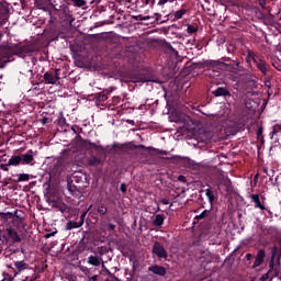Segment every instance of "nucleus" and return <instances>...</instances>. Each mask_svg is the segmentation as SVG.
Returning a JSON list of instances; mask_svg holds the SVG:
<instances>
[{
    "label": "nucleus",
    "mask_w": 281,
    "mask_h": 281,
    "mask_svg": "<svg viewBox=\"0 0 281 281\" xmlns=\"http://www.w3.org/2000/svg\"><path fill=\"white\" fill-rule=\"evenodd\" d=\"M277 245H278L279 247H281V237H278V239H277Z\"/></svg>",
    "instance_id": "4d7b16f0"
},
{
    "label": "nucleus",
    "mask_w": 281,
    "mask_h": 281,
    "mask_svg": "<svg viewBox=\"0 0 281 281\" xmlns=\"http://www.w3.org/2000/svg\"><path fill=\"white\" fill-rule=\"evenodd\" d=\"M146 5H155V0H145Z\"/></svg>",
    "instance_id": "de8ad7c7"
},
{
    "label": "nucleus",
    "mask_w": 281,
    "mask_h": 281,
    "mask_svg": "<svg viewBox=\"0 0 281 281\" xmlns=\"http://www.w3.org/2000/svg\"><path fill=\"white\" fill-rule=\"evenodd\" d=\"M187 32L188 34H196V32H199V29L192 24H188Z\"/></svg>",
    "instance_id": "72a5a7b5"
},
{
    "label": "nucleus",
    "mask_w": 281,
    "mask_h": 281,
    "mask_svg": "<svg viewBox=\"0 0 281 281\" xmlns=\"http://www.w3.org/2000/svg\"><path fill=\"white\" fill-rule=\"evenodd\" d=\"M120 190L121 192H126V184L125 183H122L121 187H120Z\"/></svg>",
    "instance_id": "3c124183"
},
{
    "label": "nucleus",
    "mask_w": 281,
    "mask_h": 281,
    "mask_svg": "<svg viewBox=\"0 0 281 281\" xmlns=\"http://www.w3.org/2000/svg\"><path fill=\"white\" fill-rule=\"evenodd\" d=\"M99 3H102V0H91L90 5H99Z\"/></svg>",
    "instance_id": "a18cd8bd"
},
{
    "label": "nucleus",
    "mask_w": 281,
    "mask_h": 281,
    "mask_svg": "<svg viewBox=\"0 0 281 281\" xmlns=\"http://www.w3.org/2000/svg\"><path fill=\"white\" fill-rule=\"evenodd\" d=\"M223 60L222 63H225L226 65H228L227 63H232V58L229 57H223Z\"/></svg>",
    "instance_id": "864d4df0"
},
{
    "label": "nucleus",
    "mask_w": 281,
    "mask_h": 281,
    "mask_svg": "<svg viewBox=\"0 0 281 281\" xmlns=\"http://www.w3.org/2000/svg\"><path fill=\"white\" fill-rule=\"evenodd\" d=\"M161 23H166V20H162Z\"/></svg>",
    "instance_id": "338daca9"
},
{
    "label": "nucleus",
    "mask_w": 281,
    "mask_h": 281,
    "mask_svg": "<svg viewBox=\"0 0 281 281\" xmlns=\"http://www.w3.org/2000/svg\"><path fill=\"white\" fill-rule=\"evenodd\" d=\"M15 268L18 271H25V269H27V263H25V261H16Z\"/></svg>",
    "instance_id": "2f4dec72"
},
{
    "label": "nucleus",
    "mask_w": 281,
    "mask_h": 281,
    "mask_svg": "<svg viewBox=\"0 0 281 281\" xmlns=\"http://www.w3.org/2000/svg\"><path fill=\"white\" fill-rule=\"evenodd\" d=\"M64 5H72L74 8H85L87 0H63Z\"/></svg>",
    "instance_id": "9b49d317"
},
{
    "label": "nucleus",
    "mask_w": 281,
    "mask_h": 281,
    "mask_svg": "<svg viewBox=\"0 0 281 281\" xmlns=\"http://www.w3.org/2000/svg\"><path fill=\"white\" fill-rule=\"evenodd\" d=\"M85 218H87V212H83L80 215V222L79 223H81V225H85Z\"/></svg>",
    "instance_id": "79ce46f5"
},
{
    "label": "nucleus",
    "mask_w": 281,
    "mask_h": 281,
    "mask_svg": "<svg viewBox=\"0 0 281 281\" xmlns=\"http://www.w3.org/2000/svg\"><path fill=\"white\" fill-rule=\"evenodd\" d=\"M10 49L12 52L13 55L19 56L20 54H23V48H21V46H19L18 44H12L10 46Z\"/></svg>",
    "instance_id": "bb28decb"
},
{
    "label": "nucleus",
    "mask_w": 281,
    "mask_h": 281,
    "mask_svg": "<svg viewBox=\"0 0 281 281\" xmlns=\"http://www.w3.org/2000/svg\"><path fill=\"white\" fill-rule=\"evenodd\" d=\"M255 65L263 76H267V74H269V69H271V65L265 60V56L257 57V59H255Z\"/></svg>",
    "instance_id": "423d86ee"
},
{
    "label": "nucleus",
    "mask_w": 281,
    "mask_h": 281,
    "mask_svg": "<svg viewBox=\"0 0 281 281\" xmlns=\"http://www.w3.org/2000/svg\"><path fill=\"white\" fill-rule=\"evenodd\" d=\"M20 5L22 10H27V0H20Z\"/></svg>",
    "instance_id": "ea45409f"
},
{
    "label": "nucleus",
    "mask_w": 281,
    "mask_h": 281,
    "mask_svg": "<svg viewBox=\"0 0 281 281\" xmlns=\"http://www.w3.org/2000/svg\"><path fill=\"white\" fill-rule=\"evenodd\" d=\"M205 195L207 196V201L210 205H214V201H216V195L214 194V191L212 189H205Z\"/></svg>",
    "instance_id": "393cba45"
},
{
    "label": "nucleus",
    "mask_w": 281,
    "mask_h": 281,
    "mask_svg": "<svg viewBox=\"0 0 281 281\" xmlns=\"http://www.w3.org/2000/svg\"><path fill=\"white\" fill-rule=\"evenodd\" d=\"M194 221H198V223L204 221L205 232H218L221 229V220L211 210H204L194 217Z\"/></svg>",
    "instance_id": "f03ea898"
},
{
    "label": "nucleus",
    "mask_w": 281,
    "mask_h": 281,
    "mask_svg": "<svg viewBox=\"0 0 281 281\" xmlns=\"http://www.w3.org/2000/svg\"><path fill=\"white\" fill-rule=\"evenodd\" d=\"M10 165L7 164H0V170H3V172H10Z\"/></svg>",
    "instance_id": "e433bc0d"
},
{
    "label": "nucleus",
    "mask_w": 281,
    "mask_h": 281,
    "mask_svg": "<svg viewBox=\"0 0 281 281\" xmlns=\"http://www.w3.org/2000/svg\"><path fill=\"white\" fill-rule=\"evenodd\" d=\"M94 210H97V212L100 216H106V214L109 212L106 204H103V203L97 204Z\"/></svg>",
    "instance_id": "6ab92c4d"
},
{
    "label": "nucleus",
    "mask_w": 281,
    "mask_h": 281,
    "mask_svg": "<svg viewBox=\"0 0 281 281\" xmlns=\"http://www.w3.org/2000/svg\"><path fill=\"white\" fill-rule=\"evenodd\" d=\"M153 252L158 256V258H167L168 252L164 247H154Z\"/></svg>",
    "instance_id": "b1692460"
},
{
    "label": "nucleus",
    "mask_w": 281,
    "mask_h": 281,
    "mask_svg": "<svg viewBox=\"0 0 281 281\" xmlns=\"http://www.w3.org/2000/svg\"><path fill=\"white\" fill-rule=\"evenodd\" d=\"M222 67H229L235 74H247V69L240 65V61H236L235 64L223 63Z\"/></svg>",
    "instance_id": "1a4fd4ad"
},
{
    "label": "nucleus",
    "mask_w": 281,
    "mask_h": 281,
    "mask_svg": "<svg viewBox=\"0 0 281 281\" xmlns=\"http://www.w3.org/2000/svg\"><path fill=\"white\" fill-rule=\"evenodd\" d=\"M148 150H154V153H158V155H168V151L161 149H156L155 147H148Z\"/></svg>",
    "instance_id": "c9c22d12"
},
{
    "label": "nucleus",
    "mask_w": 281,
    "mask_h": 281,
    "mask_svg": "<svg viewBox=\"0 0 281 281\" xmlns=\"http://www.w3.org/2000/svg\"><path fill=\"white\" fill-rule=\"evenodd\" d=\"M272 135H276V131L272 132Z\"/></svg>",
    "instance_id": "69168bd1"
},
{
    "label": "nucleus",
    "mask_w": 281,
    "mask_h": 281,
    "mask_svg": "<svg viewBox=\"0 0 281 281\" xmlns=\"http://www.w3.org/2000/svg\"><path fill=\"white\" fill-rule=\"evenodd\" d=\"M126 3H135V0H126Z\"/></svg>",
    "instance_id": "13d9d810"
},
{
    "label": "nucleus",
    "mask_w": 281,
    "mask_h": 281,
    "mask_svg": "<svg viewBox=\"0 0 281 281\" xmlns=\"http://www.w3.org/2000/svg\"><path fill=\"white\" fill-rule=\"evenodd\" d=\"M48 120H49V119H47V116L42 117L41 124H42L43 126H45V124H47Z\"/></svg>",
    "instance_id": "49530a36"
},
{
    "label": "nucleus",
    "mask_w": 281,
    "mask_h": 281,
    "mask_svg": "<svg viewBox=\"0 0 281 281\" xmlns=\"http://www.w3.org/2000/svg\"><path fill=\"white\" fill-rule=\"evenodd\" d=\"M248 256V258H250L251 257V255H247Z\"/></svg>",
    "instance_id": "774afa93"
},
{
    "label": "nucleus",
    "mask_w": 281,
    "mask_h": 281,
    "mask_svg": "<svg viewBox=\"0 0 281 281\" xmlns=\"http://www.w3.org/2000/svg\"><path fill=\"white\" fill-rule=\"evenodd\" d=\"M105 232H110L111 234H115L116 225L113 223L103 224Z\"/></svg>",
    "instance_id": "c85d7f7f"
},
{
    "label": "nucleus",
    "mask_w": 281,
    "mask_h": 281,
    "mask_svg": "<svg viewBox=\"0 0 281 281\" xmlns=\"http://www.w3.org/2000/svg\"><path fill=\"white\" fill-rule=\"evenodd\" d=\"M154 247H161V245H159V243H155Z\"/></svg>",
    "instance_id": "bf43d9fd"
},
{
    "label": "nucleus",
    "mask_w": 281,
    "mask_h": 281,
    "mask_svg": "<svg viewBox=\"0 0 281 281\" xmlns=\"http://www.w3.org/2000/svg\"><path fill=\"white\" fill-rule=\"evenodd\" d=\"M53 207H55L56 210L61 212V214L69 212V206H67V204H65V203L54 202Z\"/></svg>",
    "instance_id": "aec40b11"
},
{
    "label": "nucleus",
    "mask_w": 281,
    "mask_h": 281,
    "mask_svg": "<svg viewBox=\"0 0 281 281\" xmlns=\"http://www.w3.org/2000/svg\"><path fill=\"white\" fill-rule=\"evenodd\" d=\"M262 262H265V250H259L256 256L254 267H260Z\"/></svg>",
    "instance_id": "4be33fe9"
},
{
    "label": "nucleus",
    "mask_w": 281,
    "mask_h": 281,
    "mask_svg": "<svg viewBox=\"0 0 281 281\" xmlns=\"http://www.w3.org/2000/svg\"><path fill=\"white\" fill-rule=\"evenodd\" d=\"M88 166H91V167L102 166V159L91 154L90 157L88 158Z\"/></svg>",
    "instance_id": "4468645a"
},
{
    "label": "nucleus",
    "mask_w": 281,
    "mask_h": 281,
    "mask_svg": "<svg viewBox=\"0 0 281 281\" xmlns=\"http://www.w3.org/2000/svg\"><path fill=\"white\" fill-rule=\"evenodd\" d=\"M188 12L186 9H180L175 13H169L167 15L168 19H172V21H179V19H183V15Z\"/></svg>",
    "instance_id": "f8f14e48"
},
{
    "label": "nucleus",
    "mask_w": 281,
    "mask_h": 281,
    "mask_svg": "<svg viewBox=\"0 0 281 281\" xmlns=\"http://www.w3.org/2000/svg\"><path fill=\"white\" fill-rule=\"evenodd\" d=\"M160 202L162 205H170V201L168 199H162Z\"/></svg>",
    "instance_id": "8fccbe9b"
},
{
    "label": "nucleus",
    "mask_w": 281,
    "mask_h": 281,
    "mask_svg": "<svg viewBox=\"0 0 281 281\" xmlns=\"http://www.w3.org/2000/svg\"><path fill=\"white\" fill-rule=\"evenodd\" d=\"M92 280H98V277L97 276L92 277Z\"/></svg>",
    "instance_id": "052dcab7"
},
{
    "label": "nucleus",
    "mask_w": 281,
    "mask_h": 281,
    "mask_svg": "<svg viewBox=\"0 0 281 281\" xmlns=\"http://www.w3.org/2000/svg\"><path fill=\"white\" fill-rule=\"evenodd\" d=\"M8 166H34V151L30 149L26 154L13 155L9 159Z\"/></svg>",
    "instance_id": "7ed1b4c3"
},
{
    "label": "nucleus",
    "mask_w": 281,
    "mask_h": 281,
    "mask_svg": "<svg viewBox=\"0 0 281 281\" xmlns=\"http://www.w3.org/2000/svg\"><path fill=\"white\" fill-rule=\"evenodd\" d=\"M155 16H156V21H161V14L156 13Z\"/></svg>",
    "instance_id": "6e6d98bb"
},
{
    "label": "nucleus",
    "mask_w": 281,
    "mask_h": 281,
    "mask_svg": "<svg viewBox=\"0 0 281 281\" xmlns=\"http://www.w3.org/2000/svg\"><path fill=\"white\" fill-rule=\"evenodd\" d=\"M262 135V127H259L257 131V137L260 139V136Z\"/></svg>",
    "instance_id": "603ef678"
},
{
    "label": "nucleus",
    "mask_w": 281,
    "mask_h": 281,
    "mask_svg": "<svg viewBox=\"0 0 281 281\" xmlns=\"http://www.w3.org/2000/svg\"><path fill=\"white\" fill-rule=\"evenodd\" d=\"M148 271H151V273H155L156 276H165L166 274V268H164L161 266L149 267Z\"/></svg>",
    "instance_id": "dca6fc26"
},
{
    "label": "nucleus",
    "mask_w": 281,
    "mask_h": 281,
    "mask_svg": "<svg viewBox=\"0 0 281 281\" xmlns=\"http://www.w3.org/2000/svg\"><path fill=\"white\" fill-rule=\"evenodd\" d=\"M3 254H4L5 258H10V256L12 254V248H5Z\"/></svg>",
    "instance_id": "a19ab883"
},
{
    "label": "nucleus",
    "mask_w": 281,
    "mask_h": 281,
    "mask_svg": "<svg viewBox=\"0 0 281 281\" xmlns=\"http://www.w3.org/2000/svg\"><path fill=\"white\" fill-rule=\"evenodd\" d=\"M8 215L10 216H14V214L12 213H0V227L3 225V223H5Z\"/></svg>",
    "instance_id": "473e14b6"
},
{
    "label": "nucleus",
    "mask_w": 281,
    "mask_h": 281,
    "mask_svg": "<svg viewBox=\"0 0 281 281\" xmlns=\"http://www.w3.org/2000/svg\"><path fill=\"white\" fill-rule=\"evenodd\" d=\"M258 57H259V56L256 55V53H254V50L248 49L247 56H246V58H245V60H246L248 67H251V60H252L254 63H256V60H258Z\"/></svg>",
    "instance_id": "2eb2a0df"
},
{
    "label": "nucleus",
    "mask_w": 281,
    "mask_h": 281,
    "mask_svg": "<svg viewBox=\"0 0 281 281\" xmlns=\"http://www.w3.org/2000/svg\"><path fill=\"white\" fill-rule=\"evenodd\" d=\"M111 92L104 90L102 92H99L95 94V101L97 102H106L109 100V95Z\"/></svg>",
    "instance_id": "f3484780"
},
{
    "label": "nucleus",
    "mask_w": 281,
    "mask_h": 281,
    "mask_svg": "<svg viewBox=\"0 0 281 281\" xmlns=\"http://www.w3.org/2000/svg\"><path fill=\"white\" fill-rule=\"evenodd\" d=\"M212 93L215 98H225V100L232 98V91H229V87L227 86L217 87Z\"/></svg>",
    "instance_id": "0eeeda50"
},
{
    "label": "nucleus",
    "mask_w": 281,
    "mask_h": 281,
    "mask_svg": "<svg viewBox=\"0 0 281 281\" xmlns=\"http://www.w3.org/2000/svg\"><path fill=\"white\" fill-rule=\"evenodd\" d=\"M78 227H82V223L76 222V221H68L66 223V229H78Z\"/></svg>",
    "instance_id": "a878e982"
},
{
    "label": "nucleus",
    "mask_w": 281,
    "mask_h": 281,
    "mask_svg": "<svg viewBox=\"0 0 281 281\" xmlns=\"http://www.w3.org/2000/svg\"><path fill=\"white\" fill-rule=\"evenodd\" d=\"M0 8H5V5H3V4H0Z\"/></svg>",
    "instance_id": "0e129e2a"
},
{
    "label": "nucleus",
    "mask_w": 281,
    "mask_h": 281,
    "mask_svg": "<svg viewBox=\"0 0 281 281\" xmlns=\"http://www.w3.org/2000/svg\"><path fill=\"white\" fill-rule=\"evenodd\" d=\"M220 186H224L226 192H232V180L227 176H223L220 180Z\"/></svg>",
    "instance_id": "ddd939ff"
},
{
    "label": "nucleus",
    "mask_w": 281,
    "mask_h": 281,
    "mask_svg": "<svg viewBox=\"0 0 281 281\" xmlns=\"http://www.w3.org/2000/svg\"><path fill=\"white\" fill-rule=\"evenodd\" d=\"M223 63L221 60L207 59L199 63H193L190 66V69H215V67H223Z\"/></svg>",
    "instance_id": "39448f33"
},
{
    "label": "nucleus",
    "mask_w": 281,
    "mask_h": 281,
    "mask_svg": "<svg viewBox=\"0 0 281 281\" xmlns=\"http://www.w3.org/2000/svg\"><path fill=\"white\" fill-rule=\"evenodd\" d=\"M269 271L260 278V281H281V247H273Z\"/></svg>",
    "instance_id": "f257e3e1"
},
{
    "label": "nucleus",
    "mask_w": 281,
    "mask_h": 281,
    "mask_svg": "<svg viewBox=\"0 0 281 281\" xmlns=\"http://www.w3.org/2000/svg\"><path fill=\"white\" fill-rule=\"evenodd\" d=\"M167 49H169V52H175V47H172V45L170 43L166 44Z\"/></svg>",
    "instance_id": "09e8293b"
},
{
    "label": "nucleus",
    "mask_w": 281,
    "mask_h": 281,
    "mask_svg": "<svg viewBox=\"0 0 281 281\" xmlns=\"http://www.w3.org/2000/svg\"><path fill=\"white\" fill-rule=\"evenodd\" d=\"M265 86L268 87V89H271V80H266Z\"/></svg>",
    "instance_id": "5fc2aeb1"
},
{
    "label": "nucleus",
    "mask_w": 281,
    "mask_h": 281,
    "mask_svg": "<svg viewBox=\"0 0 281 281\" xmlns=\"http://www.w3.org/2000/svg\"><path fill=\"white\" fill-rule=\"evenodd\" d=\"M89 265H92L93 267H100V259L95 256H90L88 258Z\"/></svg>",
    "instance_id": "c756f323"
},
{
    "label": "nucleus",
    "mask_w": 281,
    "mask_h": 281,
    "mask_svg": "<svg viewBox=\"0 0 281 281\" xmlns=\"http://www.w3.org/2000/svg\"><path fill=\"white\" fill-rule=\"evenodd\" d=\"M178 181H180L181 183H188V178H186V176H179Z\"/></svg>",
    "instance_id": "c03bdc74"
},
{
    "label": "nucleus",
    "mask_w": 281,
    "mask_h": 281,
    "mask_svg": "<svg viewBox=\"0 0 281 281\" xmlns=\"http://www.w3.org/2000/svg\"><path fill=\"white\" fill-rule=\"evenodd\" d=\"M68 191L72 196H78V192H80L78 188L72 183H68Z\"/></svg>",
    "instance_id": "7c9ffc66"
},
{
    "label": "nucleus",
    "mask_w": 281,
    "mask_h": 281,
    "mask_svg": "<svg viewBox=\"0 0 281 281\" xmlns=\"http://www.w3.org/2000/svg\"><path fill=\"white\" fill-rule=\"evenodd\" d=\"M166 221V217L161 214L155 215L153 220L154 227H161L164 225V222Z\"/></svg>",
    "instance_id": "412c9836"
},
{
    "label": "nucleus",
    "mask_w": 281,
    "mask_h": 281,
    "mask_svg": "<svg viewBox=\"0 0 281 281\" xmlns=\"http://www.w3.org/2000/svg\"><path fill=\"white\" fill-rule=\"evenodd\" d=\"M56 168V175H60V172H63V165L60 162H57L55 165Z\"/></svg>",
    "instance_id": "4c0bfd02"
},
{
    "label": "nucleus",
    "mask_w": 281,
    "mask_h": 281,
    "mask_svg": "<svg viewBox=\"0 0 281 281\" xmlns=\"http://www.w3.org/2000/svg\"><path fill=\"white\" fill-rule=\"evenodd\" d=\"M1 240L3 245L8 247H12V245H16V243H21V235L16 232V229L12 227H8L4 233L1 235Z\"/></svg>",
    "instance_id": "20e7f679"
},
{
    "label": "nucleus",
    "mask_w": 281,
    "mask_h": 281,
    "mask_svg": "<svg viewBox=\"0 0 281 281\" xmlns=\"http://www.w3.org/2000/svg\"><path fill=\"white\" fill-rule=\"evenodd\" d=\"M43 78L47 85H56V79L54 78V72H52V70L46 71Z\"/></svg>",
    "instance_id": "a211bd4d"
},
{
    "label": "nucleus",
    "mask_w": 281,
    "mask_h": 281,
    "mask_svg": "<svg viewBox=\"0 0 281 281\" xmlns=\"http://www.w3.org/2000/svg\"><path fill=\"white\" fill-rule=\"evenodd\" d=\"M53 77L55 78V82H58L60 80V69L52 70Z\"/></svg>",
    "instance_id": "f704fd0d"
},
{
    "label": "nucleus",
    "mask_w": 281,
    "mask_h": 281,
    "mask_svg": "<svg viewBox=\"0 0 281 281\" xmlns=\"http://www.w3.org/2000/svg\"><path fill=\"white\" fill-rule=\"evenodd\" d=\"M81 146L82 148H86V150H91L92 148L94 150H104V147L102 145H98L95 143H92L91 140L89 139H83L81 138Z\"/></svg>",
    "instance_id": "9d476101"
},
{
    "label": "nucleus",
    "mask_w": 281,
    "mask_h": 281,
    "mask_svg": "<svg viewBox=\"0 0 281 281\" xmlns=\"http://www.w3.org/2000/svg\"><path fill=\"white\" fill-rule=\"evenodd\" d=\"M250 199L252 202H255V207L259 210H266L265 205L260 202V195L259 194H251Z\"/></svg>",
    "instance_id": "5701e85b"
},
{
    "label": "nucleus",
    "mask_w": 281,
    "mask_h": 281,
    "mask_svg": "<svg viewBox=\"0 0 281 281\" xmlns=\"http://www.w3.org/2000/svg\"><path fill=\"white\" fill-rule=\"evenodd\" d=\"M23 181H30V173H20L18 179L14 180L15 183H23Z\"/></svg>",
    "instance_id": "cd10ccee"
},
{
    "label": "nucleus",
    "mask_w": 281,
    "mask_h": 281,
    "mask_svg": "<svg viewBox=\"0 0 281 281\" xmlns=\"http://www.w3.org/2000/svg\"><path fill=\"white\" fill-rule=\"evenodd\" d=\"M150 19L149 16H144V15H137L136 21H148Z\"/></svg>",
    "instance_id": "37998d69"
},
{
    "label": "nucleus",
    "mask_w": 281,
    "mask_h": 281,
    "mask_svg": "<svg viewBox=\"0 0 281 281\" xmlns=\"http://www.w3.org/2000/svg\"><path fill=\"white\" fill-rule=\"evenodd\" d=\"M49 236H52V234H47V235H46V238H49Z\"/></svg>",
    "instance_id": "e2e57ef3"
},
{
    "label": "nucleus",
    "mask_w": 281,
    "mask_h": 281,
    "mask_svg": "<svg viewBox=\"0 0 281 281\" xmlns=\"http://www.w3.org/2000/svg\"><path fill=\"white\" fill-rule=\"evenodd\" d=\"M71 128H72L74 133H78V132L76 131V127H71Z\"/></svg>",
    "instance_id": "680f3d73"
},
{
    "label": "nucleus",
    "mask_w": 281,
    "mask_h": 281,
    "mask_svg": "<svg viewBox=\"0 0 281 281\" xmlns=\"http://www.w3.org/2000/svg\"><path fill=\"white\" fill-rule=\"evenodd\" d=\"M132 82H153V75L148 72H138L132 77Z\"/></svg>",
    "instance_id": "6e6552de"
},
{
    "label": "nucleus",
    "mask_w": 281,
    "mask_h": 281,
    "mask_svg": "<svg viewBox=\"0 0 281 281\" xmlns=\"http://www.w3.org/2000/svg\"><path fill=\"white\" fill-rule=\"evenodd\" d=\"M136 7L144 8L146 5V0H136Z\"/></svg>",
    "instance_id": "58836bf2"
}]
</instances>
